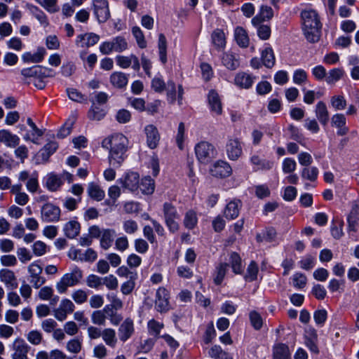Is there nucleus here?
Instances as JSON below:
<instances>
[{"instance_id":"obj_1","label":"nucleus","mask_w":359,"mask_h":359,"mask_svg":"<svg viewBox=\"0 0 359 359\" xmlns=\"http://www.w3.org/2000/svg\"><path fill=\"white\" fill-rule=\"evenodd\" d=\"M102 147L109 149V163L115 168L119 167L124 161L128 140L121 133H115L102 141Z\"/></svg>"},{"instance_id":"obj_2","label":"nucleus","mask_w":359,"mask_h":359,"mask_svg":"<svg viewBox=\"0 0 359 359\" xmlns=\"http://www.w3.org/2000/svg\"><path fill=\"white\" fill-rule=\"evenodd\" d=\"M303 31L306 39L316 43L320 37L321 25L317 13L314 10H304L301 13Z\"/></svg>"},{"instance_id":"obj_3","label":"nucleus","mask_w":359,"mask_h":359,"mask_svg":"<svg viewBox=\"0 0 359 359\" xmlns=\"http://www.w3.org/2000/svg\"><path fill=\"white\" fill-rule=\"evenodd\" d=\"M82 278V271L79 267L75 266L71 272L65 273L60 280L56 283V290L60 294L65 293L68 287L78 285Z\"/></svg>"},{"instance_id":"obj_4","label":"nucleus","mask_w":359,"mask_h":359,"mask_svg":"<svg viewBox=\"0 0 359 359\" xmlns=\"http://www.w3.org/2000/svg\"><path fill=\"white\" fill-rule=\"evenodd\" d=\"M195 154L201 163L206 164L216 157L217 151L212 144L202 141L195 146Z\"/></svg>"},{"instance_id":"obj_5","label":"nucleus","mask_w":359,"mask_h":359,"mask_svg":"<svg viewBox=\"0 0 359 359\" xmlns=\"http://www.w3.org/2000/svg\"><path fill=\"white\" fill-rule=\"evenodd\" d=\"M11 359H29L31 346L26 341L20 337H15L10 344Z\"/></svg>"},{"instance_id":"obj_6","label":"nucleus","mask_w":359,"mask_h":359,"mask_svg":"<svg viewBox=\"0 0 359 359\" xmlns=\"http://www.w3.org/2000/svg\"><path fill=\"white\" fill-rule=\"evenodd\" d=\"M128 49V43L123 36H116L111 41L103 42L100 46V50L104 55H108L112 51L121 53Z\"/></svg>"},{"instance_id":"obj_7","label":"nucleus","mask_w":359,"mask_h":359,"mask_svg":"<svg viewBox=\"0 0 359 359\" xmlns=\"http://www.w3.org/2000/svg\"><path fill=\"white\" fill-rule=\"evenodd\" d=\"M29 275V283L35 289H39L46 283V278L41 276L43 269L38 262H34L27 267Z\"/></svg>"},{"instance_id":"obj_8","label":"nucleus","mask_w":359,"mask_h":359,"mask_svg":"<svg viewBox=\"0 0 359 359\" xmlns=\"http://www.w3.org/2000/svg\"><path fill=\"white\" fill-rule=\"evenodd\" d=\"M94 14L100 23L105 22L110 17L107 0H94L93 2Z\"/></svg>"},{"instance_id":"obj_9","label":"nucleus","mask_w":359,"mask_h":359,"mask_svg":"<svg viewBox=\"0 0 359 359\" xmlns=\"http://www.w3.org/2000/svg\"><path fill=\"white\" fill-rule=\"evenodd\" d=\"M60 209L53 203L44 204L41 210V217L45 222H54L60 219Z\"/></svg>"},{"instance_id":"obj_10","label":"nucleus","mask_w":359,"mask_h":359,"mask_svg":"<svg viewBox=\"0 0 359 359\" xmlns=\"http://www.w3.org/2000/svg\"><path fill=\"white\" fill-rule=\"evenodd\" d=\"M74 309L75 306L71 300L64 299L60 302L58 308L53 311V314L57 320L64 321L67 315L72 313Z\"/></svg>"},{"instance_id":"obj_11","label":"nucleus","mask_w":359,"mask_h":359,"mask_svg":"<svg viewBox=\"0 0 359 359\" xmlns=\"http://www.w3.org/2000/svg\"><path fill=\"white\" fill-rule=\"evenodd\" d=\"M155 307L161 313L169 309V292L165 287H159L156 293Z\"/></svg>"},{"instance_id":"obj_12","label":"nucleus","mask_w":359,"mask_h":359,"mask_svg":"<svg viewBox=\"0 0 359 359\" xmlns=\"http://www.w3.org/2000/svg\"><path fill=\"white\" fill-rule=\"evenodd\" d=\"M210 172L215 177L224 178L231 175L232 169L228 163L218 161L212 165Z\"/></svg>"},{"instance_id":"obj_13","label":"nucleus","mask_w":359,"mask_h":359,"mask_svg":"<svg viewBox=\"0 0 359 359\" xmlns=\"http://www.w3.org/2000/svg\"><path fill=\"white\" fill-rule=\"evenodd\" d=\"M226 154L231 161H236L243 154L241 143L238 139H229L226 146Z\"/></svg>"},{"instance_id":"obj_14","label":"nucleus","mask_w":359,"mask_h":359,"mask_svg":"<svg viewBox=\"0 0 359 359\" xmlns=\"http://www.w3.org/2000/svg\"><path fill=\"white\" fill-rule=\"evenodd\" d=\"M117 65L121 68L126 69L130 66L135 71H139L140 68V64L137 56L135 55H130L129 56L118 55L116 57Z\"/></svg>"},{"instance_id":"obj_15","label":"nucleus","mask_w":359,"mask_h":359,"mask_svg":"<svg viewBox=\"0 0 359 359\" xmlns=\"http://www.w3.org/2000/svg\"><path fill=\"white\" fill-rule=\"evenodd\" d=\"M100 36L94 33H87L77 36L76 44L81 48H88L96 44Z\"/></svg>"},{"instance_id":"obj_16","label":"nucleus","mask_w":359,"mask_h":359,"mask_svg":"<svg viewBox=\"0 0 359 359\" xmlns=\"http://www.w3.org/2000/svg\"><path fill=\"white\" fill-rule=\"evenodd\" d=\"M147 136V143L149 148L155 149L159 142L160 135L156 126L148 125L144 128Z\"/></svg>"},{"instance_id":"obj_17","label":"nucleus","mask_w":359,"mask_h":359,"mask_svg":"<svg viewBox=\"0 0 359 359\" xmlns=\"http://www.w3.org/2000/svg\"><path fill=\"white\" fill-rule=\"evenodd\" d=\"M134 332L133 321L130 318H126L121 325L118 328L119 339L125 342L126 341Z\"/></svg>"},{"instance_id":"obj_18","label":"nucleus","mask_w":359,"mask_h":359,"mask_svg":"<svg viewBox=\"0 0 359 359\" xmlns=\"http://www.w3.org/2000/svg\"><path fill=\"white\" fill-rule=\"evenodd\" d=\"M0 280L8 287L15 289L18 287L17 278L15 273L8 269L0 270Z\"/></svg>"},{"instance_id":"obj_19","label":"nucleus","mask_w":359,"mask_h":359,"mask_svg":"<svg viewBox=\"0 0 359 359\" xmlns=\"http://www.w3.org/2000/svg\"><path fill=\"white\" fill-rule=\"evenodd\" d=\"M250 161L254 166V169L256 171L258 170H271L273 166V162L262 158L258 154H253Z\"/></svg>"},{"instance_id":"obj_20","label":"nucleus","mask_w":359,"mask_h":359,"mask_svg":"<svg viewBox=\"0 0 359 359\" xmlns=\"http://www.w3.org/2000/svg\"><path fill=\"white\" fill-rule=\"evenodd\" d=\"M20 137L8 130H0V142L6 147L14 148L20 143Z\"/></svg>"},{"instance_id":"obj_21","label":"nucleus","mask_w":359,"mask_h":359,"mask_svg":"<svg viewBox=\"0 0 359 359\" xmlns=\"http://www.w3.org/2000/svg\"><path fill=\"white\" fill-rule=\"evenodd\" d=\"M139 178L140 177L138 173L135 172H130L126 175L123 180H121V183L126 189H128L131 191H134L139 187Z\"/></svg>"},{"instance_id":"obj_22","label":"nucleus","mask_w":359,"mask_h":359,"mask_svg":"<svg viewBox=\"0 0 359 359\" xmlns=\"http://www.w3.org/2000/svg\"><path fill=\"white\" fill-rule=\"evenodd\" d=\"M346 119L343 114H336L331 118V124L337 128V135L340 136L345 135L348 132V128L346 127Z\"/></svg>"},{"instance_id":"obj_23","label":"nucleus","mask_w":359,"mask_h":359,"mask_svg":"<svg viewBox=\"0 0 359 359\" xmlns=\"http://www.w3.org/2000/svg\"><path fill=\"white\" fill-rule=\"evenodd\" d=\"M242 206L240 200H233L230 201L224 210V215L228 219H234L239 215L240 209Z\"/></svg>"},{"instance_id":"obj_24","label":"nucleus","mask_w":359,"mask_h":359,"mask_svg":"<svg viewBox=\"0 0 359 359\" xmlns=\"http://www.w3.org/2000/svg\"><path fill=\"white\" fill-rule=\"evenodd\" d=\"M208 100L211 111L217 115H220L222 112V105L218 93L213 90H210Z\"/></svg>"},{"instance_id":"obj_25","label":"nucleus","mask_w":359,"mask_h":359,"mask_svg":"<svg viewBox=\"0 0 359 359\" xmlns=\"http://www.w3.org/2000/svg\"><path fill=\"white\" fill-rule=\"evenodd\" d=\"M255 77L245 72L238 73L234 79V83L241 88H250L254 83Z\"/></svg>"},{"instance_id":"obj_26","label":"nucleus","mask_w":359,"mask_h":359,"mask_svg":"<svg viewBox=\"0 0 359 359\" xmlns=\"http://www.w3.org/2000/svg\"><path fill=\"white\" fill-rule=\"evenodd\" d=\"M273 16V11L270 6H262L259 13L252 18V23L254 26H257L265 20H270Z\"/></svg>"},{"instance_id":"obj_27","label":"nucleus","mask_w":359,"mask_h":359,"mask_svg":"<svg viewBox=\"0 0 359 359\" xmlns=\"http://www.w3.org/2000/svg\"><path fill=\"white\" fill-rule=\"evenodd\" d=\"M273 359H291V353L287 345L277 344L273 347Z\"/></svg>"},{"instance_id":"obj_28","label":"nucleus","mask_w":359,"mask_h":359,"mask_svg":"<svg viewBox=\"0 0 359 359\" xmlns=\"http://www.w3.org/2000/svg\"><path fill=\"white\" fill-rule=\"evenodd\" d=\"M316 116L323 126H326L329 121V111L325 102L320 101L316 105Z\"/></svg>"},{"instance_id":"obj_29","label":"nucleus","mask_w":359,"mask_h":359,"mask_svg":"<svg viewBox=\"0 0 359 359\" xmlns=\"http://www.w3.org/2000/svg\"><path fill=\"white\" fill-rule=\"evenodd\" d=\"M221 60L223 65L229 70H235L239 67L238 55L231 52L224 53Z\"/></svg>"},{"instance_id":"obj_30","label":"nucleus","mask_w":359,"mask_h":359,"mask_svg":"<svg viewBox=\"0 0 359 359\" xmlns=\"http://www.w3.org/2000/svg\"><path fill=\"white\" fill-rule=\"evenodd\" d=\"M128 82V75L121 72H115L110 76V83L117 88H125Z\"/></svg>"},{"instance_id":"obj_31","label":"nucleus","mask_w":359,"mask_h":359,"mask_svg":"<svg viewBox=\"0 0 359 359\" xmlns=\"http://www.w3.org/2000/svg\"><path fill=\"white\" fill-rule=\"evenodd\" d=\"M27 123L30 126L32 130L31 133H27L24 136V140L26 141L30 140L34 144H38L39 137L43 135L42 130L37 128V126L33 122L31 118H27Z\"/></svg>"},{"instance_id":"obj_32","label":"nucleus","mask_w":359,"mask_h":359,"mask_svg":"<svg viewBox=\"0 0 359 359\" xmlns=\"http://www.w3.org/2000/svg\"><path fill=\"white\" fill-rule=\"evenodd\" d=\"M102 338L104 344L114 348L118 343L116 331L112 328L103 329Z\"/></svg>"},{"instance_id":"obj_33","label":"nucleus","mask_w":359,"mask_h":359,"mask_svg":"<svg viewBox=\"0 0 359 359\" xmlns=\"http://www.w3.org/2000/svg\"><path fill=\"white\" fill-rule=\"evenodd\" d=\"M38 297L43 301L50 300L52 304H55L59 299L57 296L54 297V290L53 287L50 286H44L40 288L38 292Z\"/></svg>"},{"instance_id":"obj_34","label":"nucleus","mask_w":359,"mask_h":359,"mask_svg":"<svg viewBox=\"0 0 359 359\" xmlns=\"http://www.w3.org/2000/svg\"><path fill=\"white\" fill-rule=\"evenodd\" d=\"M25 6L43 26L47 27L48 25L47 16L39 8L31 4H27Z\"/></svg>"},{"instance_id":"obj_35","label":"nucleus","mask_w":359,"mask_h":359,"mask_svg":"<svg viewBox=\"0 0 359 359\" xmlns=\"http://www.w3.org/2000/svg\"><path fill=\"white\" fill-rule=\"evenodd\" d=\"M110 311L109 306H106L103 310H96L91 314L92 323L97 325H104L106 323V313Z\"/></svg>"},{"instance_id":"obj_36","label":"nucleus","mask_w":359,"mask_h":359,"mask_svg":"<svg viewBox=\"0 0 359 359\" xmlns=\"http://www.w3.org/2000/svg\"><path fill=\"white\" fill-rule=\"evenodd\" d=\"M80 231V224L74 220L67 222L64 226V232L69 238L77 236Z\"/></svg>"},{"instance_id":"obj_37","label":"nucleus","mask_w":359,"mask_h":359,"mask_svg":"<svg viewBox=\"0 0 359 359\" xmlns=\"http://www.w3.org/2000/svg\"><path fill=\"white\" fill-rule=\"evenodd\" d=\"M234 36L239 46L242 48L248 46L250 42L249 37L243 28L241 27H236L234 32Z\"/></svg>"},{"instance_id":"obj_38","label":"nucleus","mask_w":359,"mask_h":359,"mask_svg":"<svg viewBox=\"0 0 359 359\" xmlns=\"http://www.w3.org/2000/svg\"><path fill=\"white\" fill-rule=\"evenodd\" d=\"M62 182L61 178L53 173L48 175L46 186L50 191H56L62 185Z\"/></svg>"},{"instance_id":"obj_39","label":"nucleus","mask_w":359,"mask_h":359,"mask_svg":"<svg viewBox=\"0 0 359 359\" xmlns=\"http://www.w3.org/2000/svg\"><path fill=\"white\" fill-rule=\"evenodd\" d=\"M139 187L144 194H152L155 189L154 180L151 177H145L142 179Z\"/></svg>"},{"instance_id":"obj_40","label":"nucleus","mask_w":359,"mask_h":359,"mask_svg":"<svg viewBox=\"0 0 359 359\" xmlns=\"http://www.w3.org/2000/svg\"><path fill=\"white\" fill-rule=\"evenodd\" d=\"M107 112L104 108L99 107L93 102V105L88 113V117L92 121H100L105 116Z\"/></svg>"},{"instance_id":"obj_41","label":"nucleus","mask_w":359,"mask_h":359,"mask_svg":"<svg viewBox=\"0 0 359 359\" xmlns=\"http://www.w3.org/2000/svg\"><path fill=\"white\" fill-rule=\"evenodd\" d=\"M262 60L264 65L267 68L274 66L276 58L271 48L267 47L262 52Z\"/></svg>"},{"instance_id":"obj_42","label":"nucleus","mask_w":359,"mask_h":359,"mask_svg":"<svg viewBox=\"0 0 359 359\" xmlns=\"http://www.w3.org/2000/svg\"><path fill=\"white\" fill-rule=\"evenodd\" d=\"M212 41L217 49L223 48L226 45V38L222 29H217L212 34Z\"/></svg>"},{"instance_id":"obj_43","label":"nucleus","mask_w":359,"mask_h":359,"mask_svg":"<svg viewBox=\"0 0 359 359\" xmlns=\"http://www.w3.org/2000/svg\"><path fill=\"white\" fill-rule=\"evenodd\" d=\"M58 147L56 142H50L47 143L40 151L43 162H47L50 156L55 152Z\"/></svg>"},{"instance_id":"obj_44","label":"nucleus","mask_w":359,"mask_h":359,"mask_svg":"<svg viewBox=\"0 0 359 359\" xmlns=\"http://www.w3.org/2000/svg\"><path fill=\"white\" fill-rule=\"evenodd\" d=\"M229 262L233 271L236 274H241L243 273V269L242 266V259L238 253H231Z\"/></svg>"},{"instance_id":"obj_45","label":"nucleus","mask_w":359,"mask_h":359,"mask_svg":"<svg viewBox=\"0 0 359 359\" xmlns=\"http://www.w3.org/2000/svg\"><path fill=\"white\" fill-rule=\"evenodd\" d=\"M115 236V231L113 229H105L102 232L100 245L101 247L105 250L108 249L113 242Z\"/></svg>"},{"instance_id":"obj_46","label":"nucleus","mask_w":359,"mask_h":359,"mask_svg":"<svg viewBox=\"0 0 359 359\" xmlns=\"http://www.w3.org/2000/svg\"><path fill=\"white\" fill-rule=\"evenodd\" d=\"M158 47L160 60L163 64H165L167 62V41L163 34H160L158 36Z\"/></svg>"},{"instance_id":"obj_47","label":"nucleus","mask_w":359,"mask_h":359,"mask_svg":"<svg viewBox=\"0 0 359 359\" xmlns=\"http://www.w3.org/2000/svg\"><path fill=\"white\" fill-rule=\"evenodd\" d=\"M88 195L96 201H102L105 196L104 191L100 189V187L94 184L90 183L88 187Z\"/></svg>"},{"instance_id":"obj_48","label":"nucleus","mask_w":359,"mask_h":359,"mask_svg":"<svg viewBox=\"0 0 359 359\" xmlns=\"http://www.w3.org/2000/svg\"><path fill=\"white\" fill-rule=\"evenodd\" d=\"M344 74V72L342 69H332L327 74L325 81L328 84H334L343 77Z\"/></svg>"},{"instance_id":"obj_49","label":"nucleus","mask_w":359,"mask_h":359,"mask_svg":"<svg viewBox=\"0 0 359 359\" xmlns=\"http://www.w3.org/2000/svg\"><path fill=\"white\" fill-rule=\"evenodd\" d=\"M65 348L69 353L77 354L82 349V341L76 337L72 338L67 342Z\"/></svg>"},{"instance_id":"obj_50","label":"nucleus","mask_w":359,"mask_h":359,"mask_svg":"<svg viewBox=\"0 0 359 359\" xmlns=\"http://www.w3.org/2000/svg\"><path fill=\"white\" fill-rule=\"evenodd\" d=\"M259 267L257 263L252 261L248 265L244 278L246 281L252 282L257 278Z\"/></svg>"},{"instance_id":"obj_51","label":"nucleus","mask_w":359,"mask_h":359,"mask_svg":"<svg viewBox=\"0 0 359 359\" xmlns=\"http://www.w3.org/2000/svg\"><path fill=\"white\" fill-rule=\"evenodd\" d=\"M26 339L33 346H38L43 341V334L41 332L33 330L26 334Z\"/></svg>"},{"instance_id":"obj_52","label":"nucleus","mask_w":359,"mask_h":359,"mask_svg":"<svg viewBox=\"0 0 359 359\" xmlns=\"http://www.w3.org/2000/svg\"><path fill=\"white\" fill-rule=\"evenodd\" d=\"M317 334L315 330H312L310 333L309 337H306L305 344L309 348V350L317 354L319 352L318 348L317 346Z\"/></svg>"},{"instance_id":"obj_53","label":"nucleus","mask_w":359,"mask_h":359,"mask_svg":"<svg viewBox=\"0 0 359 359\" xmlns=\"http://www.w3.org/2000/svg\"><path fill=\"white\" fill-rule=\"evenodd\" d=\"M330 104L337 111L344 109L347 105L345 97L341 95L332 96L330 100Z\"/></svg>"},{"instance_id":"obj_54","label":"nucleus","mask_w":359,"mask_h":359,"mask_svg":"<svg viewBox=\"0 0 359 359\" xmlns=\"http://www.w3.org/2000/svg\"><path fill=\"white\" fill-rule=\"evenodd\" d=\"M107 298L110 302V305H109L110 311L112 309L117 311L123 308V303L122 300L115 293L107 294Z\"/></svg>"},{"instance_id":"obj_55","label":"nucleus","mask_w":359,"mask_h":359,"mask_svg":"<svg viewBox=\"0 0 359 359\" xmlns=\"http://www.w3.org/2000/svg\"><path fill=\"white\" fill-rule=\"evenodd\" d=\"M147 326L149 334L155 337H158L164 325L154 319H151L148 322Z\"/></svg>"},{"instance_id":"obj_56","label":"nucleus","mask_w":359,"mask_h":359,"mask_svg":"<svg viewBox=\"0 0 359 359\" xmlns=\"http://www.w3.org/2000/svg\"><path fill=\"white\" fill-rule=\"evenodd\" d=\"M44 9L50 13H55L59 11V8L57 6V0H34Z\"/></svg>"},{"instance_id":"obj_57","label":"nucleus","mask_w":359,"mask_h":359,"mask_svg":"<svg viewBox=\"0 0 359 359\" xmlns=\"http://www.w3.org/2000/svg\"><path fill=\"white\" fill-rule=\"evenodd\" d=\"M167 84L161 76H156L151 82V88L156 93H162L165 90Z\"/></svg>"},{"instance_id":"obj_58","label":"nucleus","mask_w":359,"mask_h":359,"mask_svg":"<svg viewBox=\"0 0 359 359\" xmlns=\"http://www.w3.org/2000/svg\"><path fill=\"white\" fill-rule=\"evenodd\" d=\"M198 219L195 212L193 210H189L186 213L184 219V224L187 228L189 229H194L196 225Z\"/></svg>"},{"instance_id":"obj_59","label":"nucleus","mask_w":359,"mask_h":359,"mask_svg":"<svg viewBox=\"0 0 359 359\" xmlns=\"http://www.w3.org/2000/svg\"><path fill=\"white\" fill-rule=\"evenodd\" d=\"M21 74L25 77L32 78L33 80L41 77L40 65H34L29 68L23 69Z\"/></svg>"},{"instance_id":"obj_60","label":"nucleus","mask_w":359,"mask_h":359,"mask_svg":"<svg viewBox=\"0 0 359 359\" xmlns=\"http://www.w3.org/2000/svg\"><path fill=\"white\" fill-rule=\"evenodd\" d=\"M318 170L316 167L304 168L302 172V177L311 182L317 179Z\"/></svg>"},{"instance_id":"obj_61","label":"nucleus","mask_w":359,"mask_h":359,"mask_svg":"<svg viewBox=\"0 0 359 359\" xmlns=\"http://www.w3.org/2000/svg\"><path fill=\"white\" fill-rule=\"evenodd\" d=\"M163 214L165 219L168 218H180L176 208L170 203L163 204Z\"/></svg>"},{"instance_id":"obj_62","label":"nucleus","mask_w":359,"mask_h":359,"mask_svg":"<svg viewBox=\"0 0 359 359\" xmlns=\"http://www.w3.org/2000/svg\"><path fill=\"white\" fill-rule=\"evenodd\" d=\"M132 33L135 38L136 39L137 43L138 44V46L140 48H144L147 46V42L144 39V34L138 27H134L132 29Z\"/></svg>"},{"instance_id":"obj_63","label":"nucleus","mask_w":359,"mask_h":359,"mask_svg":"<svg viewBox=\"0 0 359 359\" xmlns=\"http://www.w3.org/2000/svg\"><path fill=\"white\" fill-rule=\"evenodd\" d=\"M138 228L137 223L133 219L125 220L123 222V229L127 234H134Z\"/></svg>"},{"instance_id":"obj_64","label":"nucleus","mask_w":359,"mask_h":359,"mask_svg":"<svg viewBox=\"0 0 359 359\" xmlns=\"http://www.w3.org/2000/svg\"><path fill=\"white\" fill-rule=\"evenodd\" d=\"M107 348L103 344H99L94 346L93 349V356L97 359H104L107 355Z\"/></svg>"}]
</instances>
